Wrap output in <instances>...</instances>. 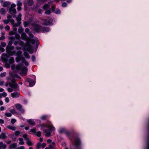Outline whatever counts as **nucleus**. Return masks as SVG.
<instances>
[{"instance_id":"obj_32","label":"nucleus","mask_w":149,"mask_h":149,"mask_svg":"<svg viewBox=\"0 0 149 149\" xmlns=\"http://www.w3.org/2000/svg\"><path fill=\"white\" fill-rule=\"evenodd\" d=\"M6 73L5 72H3L1 73L0 75V77H5L6 75Z\"/></svg>"},{"instance_id":"obj_11","label":"nucleus","mask_w":149,"mask_h":149,"mask_svg":"<svg viewBox=\"0 0 149 149\" xmlns=\"http://www.w3.org/2000/svg\"><path fill=\"white\" fill-rule=\"evenodd\" d=\"M11 95L12 97L15 98L18 97L19 94L18 93H11Z\"/></svg>"},{"instance_id":"obj_42","label":"nucleus","mask_w":149,"mask_h":149,"mask_svg":"<svg viewBox=\"0 0 149 149\" xmlns=\"http://www.w3.org/2000/svg\"><path fill=\"white\" fill-rule=\"evenodd\" d=\"M10 111L13 114H15L16 113V112L14 109H11Z\"/></svg>"},{"instance_id":"obj_21","label":"nucleus","mask_w":149,"mask_h":149,"mask_svg":"<svg viewBox=\"0 0 149 149\" xmlns=\"http://www.w3.org/2000/svg\"><path fill=\"white\" fill-rule=\"evenodd\" d=\"M0 12L1 14L4 15L6 13V10L4 8H2L0 9Z\"/></svg>"},{"instance_id":"obj_30","label":"nucleus","mask_w":149,"mask_h":149,"mask_svg":"<svg viewBox=\"0 0 149 149\" xmlns=\"http://www.w3.org/2000/svg\"><path fill=\"white\" fill-rule=\"evenodd\" d=\"M54 12L56 14H59L61 13V10L58 9H56L54 11Z\"/></svg>"},{"instance_id":"obj_5","label":"nucleus","mask_w":149,"mask_h":149,"mask_svg":"<svg viewBox=\"0 0 149 149\" xmlns=\"http://www.w3.org/2000/svg\"><path fill=\"white\" fill-rule=\"evenodd\" d=\"M46 144L45 143L41 144L40 143H38L36 144V147L37 148L39 149L41 147H42V148H44L46 146Z\"/></svg>"},{"instance_id":"obj_52","label":"nucleus","mask_w":149,"mask_h":149,"mask_svg":"<svg viewBox=\"0 0 149 149\" xmlns=\"http://www.w3.org/2000/svg\"><path fill=\"white\" fill-rule=\"evenodd\" d=\"M3 22L4 24H8V23L9 21L8 20H4Z\"/></svg>"},{"instance_id":"obj_25","label":"nucleus","mask_w":149,"mask_h":149,"mask_svg":"<svg viewBox=\"0 0 149 149\" xmlns=\"http://www.w3.org/2000/svg\"><path fill=\"white\" fill-rule=\"evenodd\" d=\"M22 58L23 59L22 60V62L23 63H24L25 65L28 66L29 64L25 60L24 58Z\"/></svg>"},{"instance_id":"obj_59","label":"nucleus","mask_w":149,"mask_h":149,"mask_svg":"<svg viewBox=\"0 0 149 149\" xmlns=\"http://www.w3.org/2000/svg\"><path fill=\"white\" fill-rule=\"evenodd\" d=\"M47 116H43L41 117V118L42 120H45L46 119Z\"/></svg>"},{"instance_id":"obj_34","label":"nucleus","mask_w":149,"mask_h":149,"mask_svg":"<svg viewBox=\"0 0 149 149\" xmlns=\"http://www.w3.org/2000/svg\"><path fill=\"white\" fill-rule=\"evenodd\" d=\"M5 115L8 117H10L11 116L12 114L11 113L6 112L5 113Z\"/></svg>"},{"instance_id":"obj_24","label":"nucleus","mask_w":149,"mask_h":149,"mask_svg":"<svg viewBox=\"0 0 149 149\" xmlns=\"http://www.w3.org/2000/svg\"><path fill=\"white\" fill-rule=\"evenodd\" d=\"M19 144L20 145H23L24 144V142L23 141V139L21 138H19Z\"/></svg>"},{"instance_id":"obj_63","label":"nucleus","mask_w":149,"mask_h":149,"mask_svg":"<svg viewBox=\"0 0 149 149\" xmlns=\"http://www.w3.org/2000/svg\"><path fill=\"white\" fill-rule=\"evenodd\" d=\"M65 130V129H61L60 130V133H62Z\"/></svg>"},{"instance_id":"obj_58","label":"nucleus","mask_w":149,"mask_h":149,"mask_svg":"<svg viewBox=\"0 0 149 149\" xmlns=\"http://www.w3.org/2000/svg\"><path fill=\"white\" fill-rule=\"evenodd\" d=\"M13 42L10 40L8 42V45H11L13 44Z\"/></svg>"},{"instance_id":"obj_36","label":"nucleus","mask_w":149,"mask_h":149,"mask_svg":"<svg viewBox=\"0 0 149 149\" xmlns=\"http://www.w3.org/2000/svg\"><path fill=\"white\" fill-rule=\"evenodd\" d=\"M23 137L24 139L26 141L29 139L27 137V134H24L23 135Z\"/></svg>"},{"instance_id":"obj_35","label":"nucleus","mask_w":149,"mask_h":149,"mask_svg":"<svg viewBox=\"0 0 149 149\" xmlns=\"http://www.w3.org/2000/svg\"><path fill=\"white\" fill-rule=\"evenodd\" d=\"M9 39L12 41H14L15 39V37L13 36H10L9 37Z\"/></svg>"},{"instance_id":"obj_18","label":"nucleus","mask_w":149,"mask_h":149,"mask_svg":"<svg viewBox=\"0 0 149 149\" xmlns=\"http://www.w3.org/2000/svg\"><path fill=\"white\" fill-rule=\"evenodd\" d=\"M32 44H34L35 43V42H36V43H38V39L37 38H36L35 39H31L30 40Z\"/></svg>"},{"instance_id":"obj_39","label":"nucleus","mask_w":149,"mask_h":149,"mask_svg":"<svg viewBox=\"0 0 149 149\" xmlns=\"http://www.w3.org/2000/svg\"><path fill=\"white\" fill-rule=\"evenodd\" d=\"M10 29V27L8 25H7L5 27V29L7 31H9Z\"/></svg>"},{"instance_id":"obj_29","label":"nucleus","mask_w":149,"mask_h":149,"mask_svg":"<svg viewBox=\"0 0 149 149\" xmlns=\"http://www.w3.org/2000/svg\"><path fill=\"white\" fill-rule=\"evenodd\" d=\"M21 24V22L19 21H17V22L14 24V27H18Z\"/></svg>"},{"instance_id":"obj_17","label":"nucleus","mask_w":149,"mask_h":149,"mask_svg":"<svg viewBox=\"0 0 149 149\" xmlns=\"http://www.w3.org/2000/svg\"><path fill=\"white\" fill-rule=\"evenodd\" d=\"M23 57H22L21 56H18L16 58V61L18 63L21 60L22 61V60L23 59L22 58Z\"/></svg>"},{"instance_id":"obj_40","label":"nucleus","mask_w":149,"mask_h":149,"mask_svg":"<svg viewBox=\"0 0 149 149\" xmlns=\"http://www.w3.org/2000/svg\"><path fill=\"white\" fill-rule=\"evenodd\" d=\"M29 23L28 22H25L24 23V26L26 27L29 24Z\"/></svg>"},{"instance_id":"obj_37","label":"nucleus","mask_w":149,"mask_h":149,"mask_svg":"<svg viewBox=\"0 0 149 149\" xmlns=\"http://www.w3.org/2000/svg\"><path fill=\"white\" fill-rule=\"evenodd\" d=\"M19 111L22 114L24 113V110L22 108L19 110Z\"/></svg>"},{"instance_id":"obj_53","label":"nucleus","mask_w":149,"mask_h":149,"mask_svg":"<svg viewBox=\"0 0 149 149\" xmlns=\"http://www.w3.org/2000/svg\"><path fill=\"white\" fill-rule=\"evenodd\" d=\"M32 60L33 61H34L36 59L35 56H32L31 57Z\"/></svg>"},{"instance_id":"obj_51","label":"nucleus","mask_w":149,"mask_h":149,"mask_svg":"<svg viewBox=\"0 0 149 149\" xmlns=\"http://www.w3.org/2000/svg\"><path fill=\"white\" fill-rule=\"evenodd\" d=\"M16 19L17 21H21V18L20 17L17 16V17L16 18Z\"/></svg>"},{"instance_id":"obj_13","label":"nucleus","mask_w":149,"mask_h":149,"mask_svg":"<svg viewBox=\"0 0 149 149\" xmlns=\"http://www.w3.org/2000/svg\"><path fill=\"white\" fill-rule=\"evenodd\" d=\"M22 38L25 40H27V37L26 34L25 33H22L21 35Z\"/></svg>"},{"instance_id":"obj_55","label":"nucleus","mask_w":149,"mask_h":149,"mask_svg":"<svg viewBox=\"0 0 149 149\" xmlns=\"http://www.w3.org/2000/svg\"><path fill=\"white\" fill-rule=\"evenodd\" d=\"M29 36L30 38H33L34 37L33 35L31 33H29Z\"/></svg>"},{"instance_id":"obj_38","label":"nucleus","mask_w":149,"mask_h":149,"mask_svg":"<svg viewBox=\"0 0 149 149\" xmlns=\"http://www.w3.org/2000/svg\"><path fill=\"white\" fill-rule=\"evenodd\" d=\"M15 136H18L20 134V132L19 131H17L15 132Z\"/></svg>"},{"instance_id":"obj_44","label":"nucleus","mask_w":149,"mask_h":149,"mask_svg":"<svg viewBox=\"0 0 149 149\" xmlns=\"http://www.w3.org/2000/svg\"><path fill=\"white\" fill-rule=\"evenodd\" d=\"M62 6L63 7H65L67 6V3L66 2H63L62 3Z\"/></svg>"},{"instance_id":"obj_27","label":"nucleus","mask_w":149,"mask_h":149,"mask_svg":"<svg viewBox=\"0 0 149 149\" xmlns=\"http://www.w3.org/2000/svg\"><path fill=\"white\" fill-rule=\"evenodd\" d=\"M24 56L26 58H30V56L29 54L27 52H25L24 53Z\"/></svg>"},{"instance_id":"obj_6","label":"nucleus","mask_w":149,"mask_h":149,"mask_svg":"<svg viewBox=\"0 0 149 149\" xmlns=\"http://www.w3.org/2000/svg\"><path fill=\"white\" fill-rule=\"evenodd\" d=\"M26 81L27 82H29V86L30 87L33 86L35 84V82L33 81L31 79H27Z\"/></svg>"},{"instance_id":"obj_28","label":"nucleus","mask_w":149,"mask_h":149,"mask_svg":"<svg viewBox=\"0 0 149 149\" xmlns=\"http://www.w3.org/2000/svg\"><path fill=\"white\" fill-rule=\"evenodd\" d=\"M80 143V140L79 139H77L75 141V145L77 146L79 145Z\"/></svg>"},{"instance_id":"obj_1","label":"nucleus","mask_w":149,"mask_h":149,"mask_svg":"<svg viewBox=\"0 0 149 149\" xmlns=\"http://www.w3.org/2000/svg\"><path fill=\"white\" fill-rule=\"evenodd\" d=\"M47 127L49 129L45 130L44 132L46 134V136H49L51 135V133L52 131H55V128L52 125H47Z\"/></svg>"},{"instance_id":"obj_10","label":"nucleus","mask_w":149,"mask_h":149,"mask_svg":"<svg viewBox=\"0 0 149 149\" xmlns=\"http://www.w3.org/2000/svg\"><path fill=\"white\" fill-rule=\"evenodd\" d=\"M26 4L29 6H32L33 4V0H27Z\"/></svg>"},{"instance_id":"obj_49","label":"nucleus","mask_w":149,"mask_h":149,"mask_svg":"<svg viewBox=\"0 0 149 149\" xmlns=\"http://www.w3.org/2000/svg\"><path fill=\"white\" fill-rule=\"evenodd\" d=\"M14 32L13 31H10L9 32V34L10 35H12L14 34Z\"/></svg>"},{"instance_id":"obj_64","label":"nucleus","mask_w":149,"mask_h":149,"mask_svg":"<svg viewBox=\"0 0 149 149\" xmlns=\"http://www.w3.org/2000/svg\"><path fill=\"white\" fill-rule=\"evenodd\" d=\"M24 146H22L18 148V149H24Z\"/></svg>"},{"instance_id":"obj_47","label":"nucleus","mask_w":149,"mask_h":149,"mask_svg":"<svg viewBox=\"0 0 149 149\" xmlns=\"http://www.w3.org/2000/svg\"><path fill=\"white\" fill-rule=\"evenodd\" d=\"M41 133L40 131L38 132L36 134V135L38 136H41Z\"/></svg>"},{"instance_id":"obj_26","label":"nucleus","mask_w":149,"mask_h":149,"mask_svg":"<svg viewBox=\"0 0 149 149\" xmlns=\"http://www.w3.org/2000/svg\"><path fill=\"white\" fill-rule=\"evenodd\" d=\"M14 62V58L13 57H11L10 58L9 60V62L10 64L13 63Z\"/></svg>"},{"instance_id":"obj_15","label":"nucleus","mask_w":149,"mask_h":149,"mask_svg":"<svg viewBox=\"0 0 149 149\" xmlns=\"http://www.w3.org/2000/svg\"><path fill=\"white\" fill-rule=\"evenodd\" d=\"M40 26L38 25H36L35 29L36 31L37 32H39L40 31Z\"/></svg>"},{"instance_id":"obj_60","label":"nucleus","mask_w":149,"mask_h":149,"mask_svg":"<svg viewBox=\"0 0 149 149\" xmlns=\"http://www.w3.org/2000/svg\"><path fill=\"white\" fill-rule=\"evenodd\" d=\"M0 123L1 124H3L4 123V121L3 120L0 119Z\"/></svg>"},{"instance_id":"obj_41","label":"nucleus","mask_w":149,"mask_h":149,"mask_svg":"<svg viewBox=\"0 0 149 149\" xmlns=\"http://www.w3.org/2000/svg\"><path fill=\"white\" fill-rule=\"evenodd\" d=\"M5 101L6 103H8L9 102V99L8 97H6L5 98Z\"/></svg>"},{"instance_id":"obj_20","label":"nucleus","mask_w":149,"mask_h":149,"mask_svg":"<svg viewBox=\"0 0 149 149\" xmlns=\"http://www.w3.org/2000/svg\"><path fill=\"white\" fill-rule=\"evenodd\" d=\"M7 128L13 131H15L16 129V127H15L10 125L7 126Z\"/></svg>"},{"instance_id":"obj_12","label":"nucleus","mask_w":149,"mask_h":149,"mask_svg":"<svg viewBox=\"0 0 149 149\" xmlns=\"http://www.w3.org/2000/svg\"><path fill=\"white\" fill-rule=\"evenodd\" d=\"M6 147L5 144H3L2 142H0V149H5Z\"/></svg>"},{"instance_id":"obj_61","label":"nucleus","mask_w":149,"mask_h":149,"mask_svg":"<svg viewBox=\"0 0 149 149\" xmlns=\"http://www.w3.org/2000/svg\"><path fill=\"white\" fill-rule=\"evenodd\" d=\"M12 18V17L10 15H8L7 16V18L9 21L10 20V19H11Z\"/></svg>"},{"instance_id":"obj_23","label":"nucleus","mask_w":149,"mask_h":149,"mask_svg":"<svg viewBox=\"0 0 149 149\" xmlns=\"http://www.w3.org/2000/svg\"><path fill=\"white\" fill-rule=\"evenodd\" d=\"M15 107L18 110H19L22 108V106L20 104H16Z\"/></svg>"},{"instance_id":"obj_48","label":"nucleus","mask_w":149,"mask_h":149,"mask_svg":"<svg viewBox=\"0 0 149 149\" xmlns=\"http://www.w3.org/2000/svg\"><path fill=\"white\" fill-rule=\"evenodd\" d=\"M5 109V107L4 106H2L1 107L0 110L1 111H4Z\"/></svg>"},{"instance_id":"obj_56","label":"nucleus","mask_w":149,"mask_h":149,"mask_svg":"<svg viewBox=\"0 0 149 149\" xmlns=\"http://www.w3.org/2000/svg\"><path fill=\"white\" fill-rule=\"evenodd\" d=\"M15 38L17 39H19L20 37L19 35L18 34H17L15 35Z\"/></svg>"},{"instance_id":"obj_7","label":"nucleus","mask_w":149,"mask_h":149,"mask_svg":"<svg viewBox=\"0 0 149 149\" xmlns=\"http://www.w3.org/2000/svg\"><path fill=\"white\" fill-rule=\"evenodd\" d=\"M1 3L3 6L4 7H7L10 5V2L8 1H2Z\"/></svg>"},{"instance_id":"obj_62","label":"nucleus","mask_w":149,"mask_h":149,"mask_svg":"<svg viewBox=\"0 0 149 149\" xmlns=\"http://www.w3.org/2000/svg\"><path fill=\"white\" fill-rule=\"evenodd\" d=\"M31 132H33V133H35L36 132V129H31Z\"/></svg>"},{"instance_id":"obj_46","label":"nucleus","mask_w":149,"mask_h":149,"mask_svg":"<svg viewBox=\"0 0 149 149\" xmlns=\"http://www.w3.org/2000/svg\"><path fill=\"white\" fill-rule=\"evenodd\" d=\"M16 120L14 119H12L11 120V123L12 124H14L16 122Z\"/></svg>"},{"instance_id":"obj_3","label":"nucleus","mask_w":149,"mask_h":149,"mask_svg":"<svg viewBox=\"0 0 149 149\" xmlns=\"http://www.w3.org/2000/svg\"><path fill=\"white\" fill-rule=\"evenodd\" d=\"M52 3V2H49L43 6V9L45 10V14L49 15L51 13V10L49 8L50 7L49 4Z\"/></svg>"},{"instance_id":"obj_45","label":"nucleus","mask_w":149,"mask_h":149,"mask_svg":"<svg viewBox=\"0 0 149 149\" xmlns=\"http://www.w3.org/2000/svg\"><path fill=\"white\" fill-rule=\"evenodd\" d=\"M9 21L13 26L14 24V20L13 19H11Z\"/></svg>"},{"instance_id":"obj_8","label":"nucleus","mask_w":149,"mask_h":149,"mask_svg":"<svg viewBox=\"0 0 149 149\" xmlns=\"http://www.w3.org/2000/svg\"><path fill=\"white\" fill-rule=\"evenodd\" d=\"M9 85L10 87H11L14 88H16L17 86V84L15 82H12V83H9Z\"/></svg>"},{"instance_id":"obj_31","label":"nucleus","mask_w":149,"mask_h":149,"mask_svg":"<svg viewBox=\"0 0 149 149\" xmlns=\"http://www.w3.org/2000/svg\"><path fill=\"white\" fill-rule=\"evenodd\" d=\"M24 31L23 29L21 27H19L18 31L19 33H22Z\"/></svg>"},{"instance_id":"obj_43","label":"nucleus","mask_w":149,"mask_h":149,"mask_svg":"<svg viewBox=\"0 0 149 149\" xmlns=\"http://www.w3.org/2000/svg\"><path fill=\"white\" fill-rule=\"evenodd\" d=\"M22 5V3L20 1H18L17 3V6H21Z\"/></svg>"},{"instance_id":"obj_54","label":"nucleus","mask_w":149,"mask_h":149,"mask_svg":"<svg viewBox=\"0 0 149 149\" xmlns=\"http://www.w3.org/2000/svg\"><path fill=\"white\" fill-rule=\"evenodd\" d=\"M1 45L2 47H5L6 45V44L5 42H2L1 43Z\"/></svg>"},{"instance_id":"obj_22","label":"nucleus","mask_w":149,"mask_h":149,"mask_svg":"<svg viewBox=\"0 0 149 149\" xmlns=\"http://www.w3.org/2000/svg\"><path fill=\"white\" fill-rule=\"evenodd\" d=\"M4 35L5 33L2 32L1 33V36L0 37V40H3L5 39Z\"/></svg>"},{"instance_id":"obj_2","label":"nucleus","mask_w":149,"mask_h":149,"mask_svg":"<svg viewBox=\"0 0 149 149\" xmlns=\"http://www.w3.org/2000/svg\"><path fill=\"white\" fill-rule=\"evenodd\" d=\"M16 69L18 70H21L24 76H25L26 75L27 69L26 68L24 67H22V64L17 65L16 66Z\"/></svg>"},{"instance_id":"obj_33","label":"nucleus","mask_w":149,"mask_h":149,"mask_svg":"<svg viewBox=\"0 0 149 149\" xmlns=\"http://www.w3.org/2000/svg\"><path fill=\"white\" fill-rule=\"evenodd\" d=\"M0 95H1V97L2 96L5 97L7 95V94L5 92H3L1 94H0Z\"/></svg>"},{"instance_id":"obj_16","label":"nucleus","mask_w":149,"mask_h":149,"mask_svg":"<svg viewBox=\"0 0 149 149\" xmlns=\"http://www.w3.org/2000/svg\"><path fill=\"white\" fill-rule=\"evenodd\" d=\"M27 122L31 125H34L35 124V122L32 119L27 120Z\"/></svg>"},{"instance_id":"obj_14","label":"nucleus","mask_w":149,"mask_h":149,"mask_svg":"<svg viewBox=\"0 0 149 149\" xmlns=\"http://www.w3.org/2000/svg\"><path fill=\"white\" fill-rule=\"evenodd\" d=\"M26 143L29 146H32L33 145V143L29 139L26 141Z\"/></svg>"},{"instance_id":"obj_50","label":"nucleus","mask_w":149,"mask_h":149,"mask_svg":"<svg viewBox=\"0 0 149 149\" xmlns=\"http://www.w3.org/2000/svg\"><path fill=\"white\" fill-rule=\"evenodd\" d=\"M7 90H8V91L10 92H12L13 91V89L12 88H8L7 89Z\"/></svg>"},{"instance_id":"obj_19","label":"nucleus","mask_w":149,"mask_h":149,"mask_svg":"<svg viewBox=\"0 0 149 149\" xmlns=\"http://www.w3.org/2000/svg\"><path fill=\"white\" fill-rule=\"evenodd\" d=\"M50 29L49 27H45L42 29V31L43 32H47L49 31Z\"/></svg>"},{"instance_id":"obj_4","label":"nucleus","mask_w":149,"mask_h":149,"mask_svg":"<svg viewBox=\"0 0 149 149\" xmlns=\"http://www.w3.org/2000/svg\"><path fill=\"white\" fill-rule=\"evenodd\" d=\"M43 21L44 22L42 23V24L45 26L50 25L52 22V20L51 18H49L47 19H44Z\"/></svg>"},{"instance_id":"obj_57","label":"nucleus","mask_w":149,"mask_h":149,"mask_svg":"<svg viewBox=\"0 0 149 149\" xmlns=\"http://www.w3.org/2000/svg\"><path fill=\"white\" fill-rule=\"evenodd\" d=\"M4 83V82L3 81H0V85L1 86H3V85Z\"/></svg>"},{"instance_id":"obj_9","label":"nucleus","mask_w":149,"mask_h":149,"mask_svg":"<svg viewBox=\"0 0 149 149\" xmlns=\"http://www.w3.org/2000/svg\"><path fill=\"white\" fill-rule=\"evenodd\" d=\"M9 13L12 14H13L16 13V11L15 8H10L9 9Z\"/></svg>"}]
</instances>
